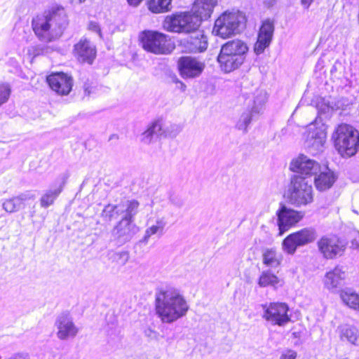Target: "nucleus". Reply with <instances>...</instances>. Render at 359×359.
I'll use <instances>...</instances> for the list:
<instances>
[{
  "instance_id": "58836bf2",
  "label": "nucleus",
  "mask_w": 359,
  "mask_h": 359,
  "mask_svg": "<svg viewBox=\"0 0 359 359\" xmlns=\"http://www.w3.org/2000/svg\"><path fill=\"white\" fill-rule=\"evenodd\" d=\"M11 93V88L8 83H0V107L8 100Z\"/></svg>"
},
{
  "instance_id": "603ef678",
  "label": "nucleus",
  "mask_w": 359,
  "mask_h": 359,
  "mask_svg": "<svg viewBox=\"0 0 359 359\" xmlns=\"http://www.w3.org/2000/svg\"><path fill=\"white\" fill-rule=\"evenodd\" d=\"M351 248L353 249H358L359 248V241H357V239H353L351 241Z\"/></svg>"
},
{
  "instance_id": "dca6fc26",
  "label": "nucleus",
  "mask_w": 359,
  "mask_h": 359,
  "mask_svg": "<svg viewBox=\"0 0 359 359\" xmlns=\"http://www.w3.org/2000/svg\"><path fill=\"white\" fill-rule=\"evenodd\" d=\"M290 168L292 172L298 173L297 175L307 177L317 175L320 170V165L316 161L301 154L291 161Z\"/></svg>"
},
{
  "instance_id": "39448f33",
  "label": "nucleus",
  "mask_w": 359,
  "mask_h": 359,
  "mask_svg": "<svg viewBox=\"0 0 359 359\" xmlns=\"http://www.w3.org/2000/svg\"><path fill=\"white\" fill-rule=\"evenodd\" d=\"M287 198L295 207L305 206L313 201L311 180L299 175H294L288 187Z\"/></svg>"
},
{
  "instance_id": "e433bc0d",
  "label": "nucleus",
  "mask_w": 359,
  "mask_h": 359,
  "mask_svg": "<svg viewBox=\"0 0 359 359\" xmlns=\"http://www.w3.org/2000/svg\"><path fill=\"white\" fill-rule=\"evenodd\" d=\"M118 204L112 205L108 204L104 208L102 212V217L107 221H111L117 219L118 217L121 216L119 211H118Z\"/></svg>"
},
{
  "instance_id": "6e6552de",
  "label": "nucleus",
  "mask_w": 359,
  "mask_h": 359,
  "mask_svg": "<svg viewBox=\"0 0 359 359\" xmlns=\"http://www.w3.org/2000/svg\"><path fill=\"white\" fill-rule=\"evenodd\" d=\"M142 48L147 52L156 55L168 54L172 50L167 36L156 31L146 30L140 35Z\"/></svg>"
},
{
  "instance_id": "de8ad7c7",
  "label": "nucleus",
  "mask_w": 359,
  "mask_h": 359,
  "mask_svg": "<svg viewBox=\"0 0 359 359\" xmlns=\"http://www.w3.org/2000/svg\"><path fill=\"white\" fill-rule=\"evenodd\" d=\"M144 334L149 338H154L156 337V332L150 328L144 330Z\"/></svg>"
},
{
  "instance_id": "1a4fd4ad",
  "label": "nucleus",
  "mask_w": 359,
  "mask_h": 359,
  "mask_svg": "<svg viewBox=\"0 0 359 359\" xmlns=\"http://www.w3.org/2000/svg\"><path fill=\"white\" fill-rule=\"evenodd\" d=\"M346 242L335 235L323 236L318 241L319 251L326 259H334L341 256L346 248Z\"/></svg>"
},
{
  "instance_id": "7c9ffc66",
  "label": "nucleus",
  "mask_w": 359,
  "mask_h": 359,
  "mask_svg": "<svg viewBox=\"0 0 359 359\" xmlns=\"http://www.w3.org/2000/svg\"><path fill=\"white\" fill-rule=\"evenodd\" d=\"M166 224L167 222L165 217H158L156 220V224L146 229L144 236L141 241L147 243L151 236L157 233L161 236L163 233V229Z\"/></svg>"
},
{
  "instance_id": "c756f323",
  "label": "nucleus",
  "mask_w": 359,
  "mask_h": 359,
  "mask_svg": "<svg viewBox=\"0 0 359 359\" xmlns=\"http://www.w3.org/2000/svg\"><path fill=\"white\" fill-rule=\"evenodd\" d=\"M340 297L349 308L359 311V294L351 289L346 288L341 291Z\"/></svg>"
},
{
  "instance_id": "c03bdc74",
  "label": "nucleus",
  "mask_w": 359,
  "mask_h": 359,
  "mask_svg": "<svg viewBox=\"0 0 359 359\" xmlns=\"http://www.w3.org/2000/svg\"><path fill=\"white\" fill-rule=\"evenodd\" d=\"M170 201L172 205L177 208H181L184 205V201L177 196H171Z\"/></svg>"
},
{
  "instance_id": "f704fd0d",
  "label": "nucleus",
  "mask_w": 359,
  "mask_h": 359,
  "mask_svg": "<svg viewBox=\"0 0 359 359\" xmlns=\"http://www.w3.org/2000/svg\"><path fill=\"white\" fill-rule=\"evenodd\" d=\"M279 282L278 278L269 271H263L259 278L258 285L262 287L267 286L275 287Z\"/></svg>"
},
{
  "instance_id": "2f4dec72",
  "label": "nucleus",
  "mask_w": 359,
  "mask_h": 359,
  "mask_svg": "<svg viewBox=\"0 0 359 359\" xmlns=\"http://www.w3.org/2000/svg\"><path fill=\"white\" fill-rule=\"evenodd\" d=\"M266 100V92L262 90L257 91L252 100V105L248 111L254 115L262 113Z\"/></svg>"
},
{
  "instance_id": "09e8293b",
  "label": "nucleus",
  "mask_w": 359,
  "mask_h": 359,
  "mask_svg": "<svg viewBox=\"0 0 359 359\" xmlns=\"http://www.w3.org/2000/svg\"><path fill=\"white\" fill-rule=\"evenodd\" d=\"M142 0H127L128 4L134 7L137 6L142 2Z\"/></svg>"
},
{
  "instance_id": "79ce46f5",
  "label": "nucleus",
  "mask_w": 359,
  "mask_h": 359,
  "mask_svg": "<svg viewBox=\"0 0 359 359\" xmlns=\"http://www.w3.org/2000/svg\"><path fill=\"white\" fill-rule=\"evenodd\" d=\"M84 93L86 95L90 96L95 93L96 86L86 82L83 85Z\"/></svg>"
},
{
  "instance_id": "a18cd8bd",
  "label": "nucleus",
  "mask_w": 359,
  "mask_h": 359,
  "mask_svg": "<svg viewBox=\"0 0 359 359\" xmlns=\"http://www.w3.org/2000/svg\"><path fill=\"white\" fill-rule=\"evenodd\" d=\"M297 353L292 350H287L286 352L283 353L280 359H296Z\"/></svg>"
},
{
  "instance_id": "b1692460",
  "label": "nucleus",
  "mask_w": 359,
  "mask_h": 359,
  "mask_svg": "<svg viewBox=\"0 0 359 359\" xmlns=\"http://www.w3.org/2000/svg\"><path fill=\"white\" fill-rule=\"evenodd\" d=\"M74 51L78 60L91 64L95 57L96 50L95 46L90 41L81 39L74 46Z\"/></svg>"
},
{
  "instance_id": "a878e982",
  "label": "nucleus",
  "mask_w": 359,
  "mask_h": 359,
  "mask_svg": "<svg viewBox=\"0 0 359 359\" xmlns=\"http://www.w3.org/2000/svg\"><path fill=\"white\" fill-rule=\"evenodd\" d=\"M140 203L136 200H126L118 204V211L121 215V219L134 222L135 216L139 210Z\"/></svg>"
},
{
  "instance_id": "9b49d317",
  "label": "nucleus",
  "mask_w": 359,
  "mask_h": 359,
  "mask_svg": "<svg viewBox=\"0 0 359 359\" xmlns=\"http://www.w3.org/2000/svg\"><path fill=\"white\" fill-rule=\"evenodd\" d=\"M316 238V232L313 229L304 228L287 236L283 242L284 250L288 254H294L297 247L305 245L313 242Z\"/></svg>"
},
{
  "instance_id": "423d86ee",
  "label": "nucleus",
  "mask_w": 359,
  "mask_h": 359,
  "mask_svg": "<svg viewBox=\"0 0 359 359\" xmlns=\"http://www.w3.org/2000/svg\"><path fill=\"white\" fill-rule=\"evenodd\" d=\"M245 16L240 11L223 13L215 22L212 32L227 39L239 33L245 27Z\"/></svg>"
},
{
  "instance_id": "4be33fe9",
  "label": "nucleus",
  "mask_w": 359,
  "mask_h": 359,
  "mask_svg": "<svg viewBox=\"0 0 359 359\" xmlns=\"http://www.w3.org/2000/svg\"><path fill=\"white\" fill-rule=\"evenodd\" d=\"M36 196L33 192L27 191L17 196L5 200L2 203V208L8 213L15 212L25 208V201L34 200Z\"/></svg>"
},
{
  "instance_id": "ea45409f",
  "label": "nucleus",
  "mask_w": 359,
  "mask_h": 359,
  "mask_svg": "<svg viewBox=\"0 0 359 359\" xmlns=\"http://www.w3.org/2000/svg\"><path fill=\"white\" fill-rule=\"evenodd\" d=\"M182 130V126L172 124L165 130V135L170 137H175Z\"/></svg>"
},
{
  "instance_id": "72a5a7b5",
  "label": "nucleus",
  "mask_w": 359,
  "mask_h": 359,
  "mask_svg": "<svg viewBox=\"0 0 359 359\" xmlns=\"http://www.w3.org/2000/svg\"><path fill=\"white\" fill-rule=\"evenodd\" d=\"M172 0H150L149 9L155 13H163L170 10Z\"/></svg>"
},
{
  "instance_id": "f8f14e48",
  "label": "nucleus",
  "mask_w": 359,
  "mask_h": 359,
  "mask_svg": "<svg viewBox=\"0 0 359 359\" xmlns=\"http://www.w3.org/2000/svg\"><path fill=\"white\" fill-rule=\"evenodd\" d=\"M276 215L280 233H283L299 222L304 217V212L295 210L287 207L283 203H280Z\"/></svg>"
},
{
  "instance_id": "5701e85b",
  "label": "nucleus",
  "mask_w": 359,
  "mask_h": 359,
  "mask_svg": "<svg viewBox=\"0 0 359 359\" xmlns=\"http://www.w3.org/2000/svg\"><path fill=\"white\" fill-rule=\"evenodd\" d=\"M217 4V0H196L193 4L191 12L197 18H199L201 24L203 20L210 18Z\"/></svg>"
},
{
  "instance_id": "412c9836",
  "label": "nucleus",
  "mask_w": 359,
  "mask_h": 359,
  "mask_svg": "<svg viewBox=\"0 0 359 359\" xmlns=\"http://www.w3.org/2000/svg\"><path fill=\"white\" fill-rule=\"evenodd\" d=\"M191 34L184 39L181 43L186 51L189 53H202L208 48V39L202 32H192Z\"/></svg>"
},
{
  "instance_id": "cd10ccee",
  "label": "nucleus",
  "mask_w": 359,
  "mask_h": 359,
  "mask_svg": "<svg viewBox=\"0 0 359 359\" xmlns=\"http://www.w3.org/2000/svg\"><path fill=\"white\" fill-rule=\"evenodd\" d=\"M163 135H165V130H163L161 121L157 120L151 123L147 130L142 134L141 140L145 144H149L154 137H160Z\"/></svg>"
},
{
  "instance_id": "7ed1b4c3",
  "label": "nucleus",
  "mask_w": 359,
  "mask_h": 359,
  "mask_svg": "<svg viewBox=\"0 0 359 359\" xmlns=\"http://www.w3.org/2000/svg\"><path fill=\"white\" fill-rule=\"evenodd\" d=\"M248 47L241 40H232L222 46L217 61L225 73L238 69L244 62Z\"/></svg>"
},
{
  "instance_id": "f3484780",
  "label": "nucleus",
  "mask_w": 359,
  "mask_h": 359,
  "mask_svg": "<svg viewBox=\"0 0 359 359\" xmlns=\"http://www.w3.org/2000/svg\"><path fill=\"white\" fill-rule=\"evenodd\" d=\"M55 326L57 330V337L61 340L74 338L79 332V329L74 323L72 316L66 312L62 313L57 317Z\"/></svg>"
},
{
  "instance_id": "0eeeda50",
  "label": "nucleus",
  "mask_w": 359,
  "mask_h": 359,
  "mask_svg": "<svg viewBox=\"0 0 359 359\" xmlns=\"http://www.w3.org/2000/svg\"><path fill=\"white\" fill-rule=\"evenodd\" d=\"M199 18L192 12L176 13L168 15L163 21V28L175 33H191L200 27Z\"/></svg>"
},
{
  "instance_id": "3c124183",
  "label": "nucleus",
  "mask_w": 359,
  "mask_h": 359,
  "mask_svg": "<svg viewBox=\"0 0 359 359\" xmlns=\"http://www.w3.org/2000/svg\"><path fill=\"white\" fill-rule=\"evenodd\" d=\"M313 0H301L302 4L304 6L305 8H309Z\"/></svg>"
},
{
  "instance_id": "49530a36",
  "label": "nucleus",
  "mask_w": 359,
  "mask_h": 359,
  "mask_svg": "<svg viewBox=\"0 0 359 359\" xmlns=\"http://www.w3.org/2000/svg\"><path fill=\"white\" fill-rule=\"evenodd\" d=\"M8 359H29V354L27 353H18L12 355Z\"/></svg>"
},
{
  "instance_id": "c85d7f7f",
  "label": "nucleus",
  "mask_w": 359,
  "mask_h": 359,
  "mask_svg": "<svg viewBox=\"0 0 359 359\" xmlns=\"http://www.w3.org/2000/svg\"><path fill=\"white\" fill-rule=\"evenodd\" d=\"M263 264L271 268H276L280 264L282 257L273 248L264 250L262 254Z\"/></svg>"
},
{
  "instance_id": "4c0bfd02",
  "label": "nucleus",
  "mask_w": 359,
  "mask_h": 359,
  "mask_svg": "<svg viewBox=\"0 0 359 359\" xmlns=\"http://www.w3.org/2000/svg\"><path fill=\"white\" fill-rule=\"evenodd\" d=\"M345 72V67L339 60H337L333 64L331 69H330V74L332 79H340L344 74Z\"/></svg>"
},
{
  "instance_id": "a211bd4d",
  "label": "nucleus",
  "mask_w": 359,
  "mask_h": 359,
  "mask_svg": "<svg viewBox=\"0 0 359 359\" xmlns=\"http://www.w3.org/2000/svg\"><path fill=\"white\" fill-rule=\"evenodd\" d=\"M46 80L50 88L58 95H68L72 88V76L63 72L53 73L49 75Z\"/></svg>"
},
{
  "instance_id": "f03ea898",
  "label": "nucleus",
  "mask_w": 359,
  "mask_h": 359,
  "mask_svg": "<svg viewBox=\"0 0 359 359\" xmlns=\"http://www.w3.org/2000/svg\"><path fill=\"white\" fill-rule=\"evenodd\" d=\"M155 307L156 314L164 323H172L182 318L189 308L184 296L177 289L172 287L157 290Z\"/></svg>"
},
{
  "instance_id": "6ab92c4d",
  "label": "nucleus",
  "mask_w": 359,
  "mask_h": 359,
  "mask_svg": "<svg viewBox=\"0 0 359 359\" xmlns=\"http://www.w3.org/2000/svg\"><path fill=\"white\" fill-rule=\"evenodd\" d=\"M274 32V22L270 19L262 22L258 33L257 41L255 44L254 50L257 55L262 53L268 47L272 40Z\"/></svg>"
},
{
  "instance_id": "8fccbe9b",
  "label": "nucleus",
  "mask_w": 359,
  "mask_h": 359,
  "mask_svg": "<svg viewBox=\"0 0 359 359\" xmlns=\"http://www.w3.org/2000/svg\"><path fill=\"white\" fill-rule=\"evenodd\" d=\"M176 83L177 84V87H178V88H179L182 91H183V92H184V91H185L187 86H186V85H185L182 81L177 80V81H176Z\"/></svg>"
},
{
  "instance_id": "2eb2a0df",
  "label": "nucleus",
  "mask_w": 359,
  "mask_h": 359,
  "mask_svg": "<svg viewBox=\"0 0 359 359\" xmlns=\"http://www.w3.org/2000/svg\"><path fill=\"white\" fill-rule=\"evenodd\" d=\"M326 139V133L323 127H316L311 124L306 133L305 147L312 154H317L323 151Z\"/></svg>"
},
{
  "instance_id": "393cba45",
  "label": "nucleus",
  "mask_w": 359,
  "mask_h": 359,
  "mask_svg": "<svg viewBox=\"0 0 359 359\" xmlns=\"http://www.w3.org/2000/svg\"><path fill=\"white\" fill-rule=\"evenodd\" d=\"M314 184L316 188L320 191H324L330 189L337 180L334 173L327 168L325 171L318 172L317 175H314Z\"/></svg>"
},
{
  "instance_id": "c9c22d12",
  "label": "nucleus",
  "mask_w": 359,
  "mask_h": 359,
  "mask_svg": "<svg viewBox=\"0 0 359 359\" xmlns=\"http://www.w3.org/2000/svg\"><path fill=\"white\" fill-rule=\"evenodd\" d=\"M254 116L255 115L248 110L244 111L238 120L236 128L239 130H242L244 133H247L248 126L250 124Z\"/></svg>"
},
{
  "instance_id": "f257e3e1",
  "label": "nucleus",
  "mask_w": 359,
  "mask_h": 359,
  "mask_svg": "<svg viewBox=\"0 0 359 359\" xmlns=\"http://www.w3.org/2000/svg\"><path fill=\"white\" fill-rule=\"evenodd\" d=\"M69 24L65 8L53 7L37 15L32 20V27L36 37L42 42L49 43L59 39Z\"/></svg>"
},
{
  "instance_id": "864d4df0",
  "label": "nucleus",
  "mask_w": 359,
  "mask_h": 359,
  "mask_svg": "<svg viewBox=\"0 0 359 359\" xmlns=\"http://www.w3.org/2000/svg\"><path fill=\"white\" fill-rule=\"evenodd\" d=\"M324 65V61L322 59H319L316 63V68L321 69Z\"/></svg>"
},
{
  "instance_id": "9d476101",
  "label": "nucleus",
  "mask_w": 359,
  "mask_h": 359,
  "mask_svg": "<svg viewBox=\"0 0 359 359\" xmlns=\"http://www.w3.org/2000/svg\"><path fill=\"white\" fill-rule=\"evenodd\" d=\"M263 318L273 325L284 326L290 321L287 314L289 307L285 303L273 302L269 305L262 304Z\"/></svg>"
},
{
  "instance_id": "a19ab883",
  "label": "nucleus",
  "mask_w": 359,
  "mask_h": 359,
  "mask_svg": "<svg viewBox=\"0 0 359 359\" xmlns=\"http://www.w3.org/2000/svg\"><path fill=\"white\" fill-rule=\"evenodd\" d=\"M116 259L122 266L125 265L129 259V253L127 251H122L115 255Z\"/></svg>"
},
{
  "instance_id": "aec40b11",
  "label": "nucleus",
  "mask_w": 359,
  "mask_h": 359,
  "mask_svg": "<svg viewBox=\"0 0 359 359\" xmlns=\"http://www.w3.org/2000/svg\"><path fill=\"white\" fill-rule=\"evenodd\" d=\"M67 174L60 175L54 182L50 189L46 190L40 198V205L46 208L53 205L56 198L62 191L68 178Z\"/></svg>"
},
{
  "instance_id": "5fc2aeb1",
  "label": "nucleus",
  "mask_w": 359,
  "mask_h": 359,
  "mask_svg": "<svg viewBox=\"0 0 359 359\" xmlns=\"http://www.w3.org/2000/svg\"><path fill=\"white\" fill-rule=\"evenodd\" d=\"M276 0H264V2L268 6H271L273 5V4L276 2Z\"/></svg>"
},
{
  "instance_id": "473e14b6",
  "label": "nucleus",
  "mask_w": 359,
  "mask_h": 359,
  "mask_svg": "<svg viewBox=\"0 0 359 359\" xmlns=\"http://www.w3.org/2000/svg\"><path fill=\"white\" fill-rule=\"evenodd\" d=\"M341 337L342 339H346L353 344L359 343V332L356 327L350 325H345L341 330Z\"/></svg>"
},
{
  "instance_id": "bb28decb",
  "label": "nucleus",
  "mask_w": 359,
  "mask_h": 359,
  "mask_svg": "<svg viewBox=\"0 0 359 359\" xmlns=\"http://www.w3.org/2000/svg\"><path fill=\"white\" fill-rule=\"evenodd\" d=\"M345 277V273L339 266H336L332 271L326 273L325 285L329 290L340 286Z\"/></svg>"
},
{
  "instance_id": "6e6d98bb",
  "label": "nucleus",
  "mask_w": 359,
  "mask_h": 359,
  "mask_svg": "<svg viewBox=\"0 0 359 359\" xmlns=\"http://www.w3.org/2000/svg\"><path fill=\"white\" fill-rule=\"evenodd\" d=\"M86 0H79V3H82L83 1H85Z\"/></svg>"
},
{
  "instance_id": "37998d69",
  "label": "nucleus",
  "mask_w": 359,
  "mask_h": 359,
  "mask_svg": "<svg viewBox=\"0 0 359 359\" xmlns=\"http://www.w3.org/2000/svg\"><path fill=\"white\" fill-rule=\"evenodd\" d=\"M88 29L97 33L100 36L102 35L100 25L96 22L90 21L88 24Z\"/></svg>"
},
{
  "instance_id": "20e7f679",
  "label": "nucleus",
  "mask_w": 359,
  "mask_h": 359,
  "mask_svg": "<svg viewBox=\"0 0 359 359\" xmlns=\"http://www.w3.org/2000/svg\"><path fill=\"white\" fill-rule=\"evenodd\" d=\"M332 139L336 150L344 157L355 155L359 149V132L350 125H339Z\"/></svg>"
},
{
  "instance_id": "4468645a",
  "label": "nucleus",
  "mask_w": 359,
  "mask_h": 359,
  "mask_svg": "<svg viewBox=\"0 0 359 359\" xmlns=\"http://www.w3.org/2000/svg\"><path fill=\"white\" fill-rule=\"evenodd\" d=\"M177 67L180 74L184 79H194L200 76L205 65L203 62L191 56H182L178 59Z\"/></svg>"
},
{
  "instance_id": "ddd939ff",
  "label": "nucleus",
  "mask_w": 359,
  "mask_h": 359,
  "mask_svg": "<svg viewBox=\"0 0 359 359\" xmlns=\"http://www.w3.org/2000/svg\"><path fill=\"white\" fill-rule=\"evenodd\" d=\"M137 231L138 227L134 222L121 219L111 230V241L121 246L131 241Z\"/></svg>"
}]
</instances>
